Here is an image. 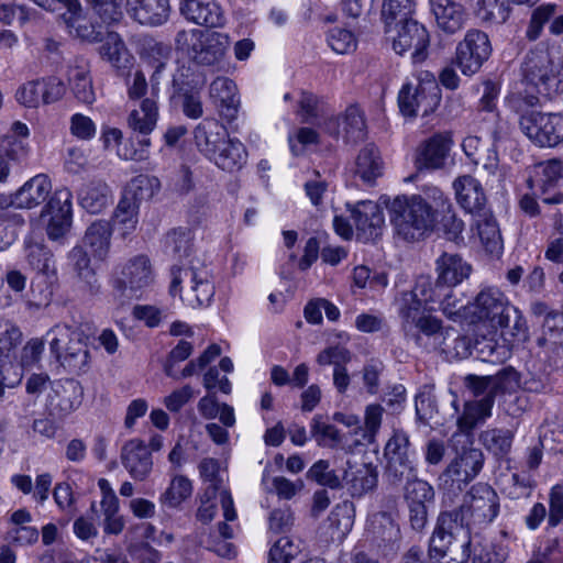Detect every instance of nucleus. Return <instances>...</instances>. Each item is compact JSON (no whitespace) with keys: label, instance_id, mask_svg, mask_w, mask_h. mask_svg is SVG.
I'll list each match as a JSON object with an SVG mask.
<instances>
[{"label":"nucleus","instance_id":"nucleus-21","mask_svg":"<svg viewBox=\"0 0 563 563\" xmlns=\"http://www.w3.org/2000/svg\"><path fill=\"white\" fill-rule=\"evenodd\" d=\"M121 463L134 481L147 479L153 470V460L144 441L132 439L121 449Z\"/></svg>","mask_w":563,"mask_h":563},{"label":"nucleus","instance_id":"nucleus-14","mask_svg":"<svg viewBox=\"0 0 563 563\" xmlns=\"http://www.w3.org/2000/svg\"><path fill=\"white\" fill-rule=\"evenodd\" d=\"M490 53L487 34L479 30H470L456 47L455 64L464 75L471 76L481 69Z\"/></svg>","mask_w":563,"mask_h":563},{"label":"nucleus","instance_id":"nucleus-19","mask_svg":"<svg viewBox=\"0 0 563 563\" xmlns=\"http://www.w3.org/2000/svg\"><path fill=\"white\" fill-rule=\"evenodd\" d=\"M357 240L367 243L382 235L385 218L382 208L374 201L363 200L351 209Z\"/></svg>","mask_w":563,"mask_h":563},{"label":"nucleus","instance_id":"nucleus-4","mask_svg":"<svg viewBox=\"0 0 563 563\" xmlns=\"http://www.w3.org/2000/svg\"><path fill=\"white\" fill-rule=\"evenodd\" d=\"M52 355L68 373L81 375L89 371L91 355L89 336L78 327L55 324L45 336Z\"/></svg>","mask_w":563,"mask_h":563},{"label":"nucleus","instance_id":"nucleus-24","mask_svg":"<svg viewBox=\"0 0 563 563\" xmlns=\"http://www.w3.org/2000/svg\"><path fill=\"white\" fill-rule=\"evenodd\" d=\"M342 472L343 485L352 497H362L377 486L378 472L372 464L353 466L350 461H346Z\"/></svg>","mask_w":563,"mask_h":563},{"label":"nucleus","instance_id":"nucleus-16","mask_svg":"<svg viewBox=\"0 0 563 563\" xmlns=\"http://www.w3.org/2000/svg\"><path fill=\"white\" fill-rule=\"evenodd\" d=\"M323 130L334 139L342 137L346 144L358 143L367 134L364 112L356 104H351L341 117L327 119Z\"/></svg>","mask_w":563,"mask_h":563},{"label":"nucleus","instance_id":"nucleus-2","mask_svg":"<svg viewBox=\"0 0 563 563\" xmlns=\"http://www.w3.org/2000/svg\"><path fill=\"white\" fill-rule=\"evenodd\" d=\"M471 307L474 318L487 322L494 329H500L501 335H510L514 340L525 338L527 330L525 318L498 288L482 289Z\"/></svg>","mask_w":563,"mask_h":563},{"label":"nucleus","instance_id":"nucleus-28","mask_svg":"<svg viewBox=\"0 0 563 563\" xmlns=\"http://www.w3.org/2000/svg\"><path fill=\"white\" fill-rule=\"evenodd\" d=\"M435 22L443 32L454 34L463 29L467 13L455 0H429Z\"/></svg>","mask_w":563,"mask_h":563},{"label":"nucleus","instance_id":"nucleus-64","mask_svg":"<svg viewBox=\"0 0 563 563\" xmlns=\"http://www.w3.org/2000/svg\"><path fill=\"white\" fill-rule=\"evenodd\" d=\"M311 434L316 438L319 445L334 448L342 441L338 428L322 421L321 416H316L311 422Z\"/></svg>","mask_w":563,"mask_h":563},{"label":"nucleus","instance_id":"nucleus-57","mask_svg":"<svg viewBox=\"0 0 563 563\" xmlns=\"http://www.w3.org/2000/svg\"><path fill=\"white\" fill-rule=\"evenodd\" d=\"M438 350L445 354L448 358L462 360L471 355L473 345L468 336L446 330L445 343L440 345Z\"/></svg>","mask_w":563,"mask_h":563},{"label":"nucleus","instance_id":"nucleus-51","mask_svg":"<svg viewBox=\"0 0 563 563\" xmlns=\"http://www.w3.org/2000/svg\"><path fill=\"white\" fill-rule=\"evenodd\" d=\"M307 477L331 489L344 487L343 475L341 476L335 470L331 468L329 461L325 460L317 461L307 472Z\"/></svg>","mask_w":563,"mask_h":563},{"label":"nucleus","instance_id":"nucleus-49","mask_svg":"<svg viewBox=\"0 0 563 563\" xmlns=\"http://www.w3.org/2000/svg\"><path fill=\"white\" fill-rule=\"evenodd\" d=\"M398 313L404 323H413L423 317L427 306L411 290L401 291L396 298Z\"/></svg>","mask_w":563,"mask_h":563},{"label":"nucleus","instance_id":"nucleus-11","mask_svg":"<svg viewBox=\"0 0 563 563\" xmlns=\"http://www.w3.org/2000/svg\"><path fill=\"white\" fill-rule=\"evenodd\" d=\"M396 35L393 37V49L398 55L411 52L413 64L424 62L429 56L430 33L416 19L395 25Z\"/></svg>","mask_w":563,"mask_h":563},{"label":"nucleus","instance_id":"nucleus-56","mask_svg":"<svg viewBox=\"0 0 563 563\" xmlns=\"http://www.w3.org/2000/svg\"><path fill=\"white\" fill-rule=\"evenodd\" d=\"M477 357L484 362H503L507 354L505 344H499L493 336L477 338L473 344Z\"/></svg>","mask_w":563,"mask_h":563},{"label":"nucleus","instance_id":"nucleus-30","mask_svg":"<svg viewBox=\"0 0 563 563\" xmlns=\"http://www.w3.org/2000/svg\"><path fill=\"white\" fill-rule=\"evenodd\" d=\"M68 81L75 98L85 103L91 104L96 100V95L90 76L89 63L77 57L74 64L68 68Z\"/></svg>","mask_w":563,"mask_h":563},{"label":"nucleus","instance_id":"nucleus-31","mask_svg":"<svg viewBox=\"0 0 563 563\" xmlns=\"http://www.w3.org/2000/svg\"><path fill=\"white\" fill-rule=\"evenodd\" d=\"M99 48L101 57L108 60L119 75L124 76L132 66L133 56L117 32L108 31Z\"/></svg>","mask_w":563,"mask_h":563},{"label":"nucleus","instance_id":"nucleus-34","mask_svg":"<svg viewBox=\"0 0 563 563\" xmlns=\"http://www.w3.org/2000/svg\"><path fill=\"white\" fill-rule=\"evenodd\" d=\"M462 150L473 164L482 165L487 175L496 174L499 158L495 145H485L479 137L470 135L463 140Z\"/></svg>","mask_w":563,"mask_h":563},{"label":"nucleus","instance_id":"nucleus-5","mask_svg":"<svg viewBox=\"0 0 563 563\" xmlns=\"http://www.w3.org/2000/svg\"><path fill=\"white\" fill-rule=\"evenodd\" d=\"M177 45L187 44L189 58L199 66L218 67L223 63L230 37L225 33L209 30L181 31L176 36Z\"/></svg>","mask_w":563,"mask_h":563},{"label":"nucleus","instance_id":"nucleus-44","mask_svg":"<svg viewBox=\"0 0 563 563\" xmlns=\"http://www.w3.org/2000/svg\"><path fill=\"white\" fill-rule=\"evenodd\" d=\"M415 0H383L380 16L386 27L413 19Z\"/></svg>","mask_w":563,"mask_h":563},{"label":"nucleus","instance_id":"nucleus-27","mask_svg":"<svg viewBox=\"0 0 563 563\" xmlns=\"http://www.w3.org/2000/svg\"><path fill=\"white\" fill-rule=\"evenodd\" d=\"M68 265L77 278L80 287L89 295L100 291V284L95 269L91 267V260L82 245L74 246L67 254Z\"/></svg>","mask_w":563,"mask_h":563},{"label":"nucleus","instance_id":"nucleus-13","mask_svg":"<svg viewBox=\"0 0 563 563\" xmlns=\"http://www.w3.org/2000/svg\"><path fill=\"white\" fill-rule=\"evenodd\" d=\"M82 398L84 388L78 380H58L51 384L45 410L49 417L63 420L81 406Z\"/></svg>","mask_w":563,"mask_h":563},{"label":"nucleus","instance_id":"nucleus-59","mask_svg":"<svg viewBox=\"0 0 563 563\" xmlns=\"http://www.w3.org/2000/svg\"><path fill=\"white\" fill-rule=\"evenodd\" d=\"M22 342V332L10 321L0 322V362L14 355Z\"/></svg>","mask_w":563,"mask_h":563},{"label":"nucleus","instance_id":"nucleus-20","mask_svg":"<svg viewBox=\"0 0 563 563\" xmlns=\"http://www.w3.org/2000/svg\"><path fill=\"white\" fill-rule=\"evenodd\" d=\"M452 143L450 133H435L421 142L415 155L417 170H435L444 167Z\"/></svg>","mask_w":563,"mask_h":563},{"label":"nucleus","instance_id":"nucleus-17","mask_svg":"<svg viewBox=\"0 0 563 563\" xmlns=\"http://www.w3.org/2000/svg\"><path fill=\"white\" fill-rule=\"evenodd\" d=\"M429 87L419 82L417 86L405 84L398 93V106L405 117H416L420 108L427 114L439 102V88L435 81Z\"/></svg>","mask_w":563,"mask_h":563},{"label":"nucleus","instance_id":"nucleus-9","mask_svg":"<svg viewBox=\"0 0 563 563\" xmlns=\"http://www.w3.org/2000/svg\"><path fill=\"white\" fill-rule=\"evenodd\" d=\"M519 125L527 137L541 147L555 146L563 140L561 113L527 111L520 117Z\"/></svg>","mask_w":563,"mask_h":563},{"label":"nucleus","instance_id":"nucleus-47","mask_svg":"<svg viewBox=\"0 0 563 563\" xmlns=\"http://www.w3.org/2000/svg\"><path fill=\"white\" fill-rule=\"evenodd\" d=\"M25 260L32 269L47 275L53 272V253L40 242L32 240L25 241Z\"/></svg>","mask_w":563,"mask_h":563},{"label":"nucleus","instance_id":"nucleus-10","mask_svg":"<svg viewBox=\"0 0 563 563\" xmlns=\"http://www.w3.org/2000/svg\"><path fill=\"white\" fill-rule=\"evenodd\" d=\"M153 269L145 255L130 258L113 278L112 285L120 297L137 298L139 292L153 283Z\"/></svg>","mask_w":563,"mask_h":563},{"label":"nucleus","instance_id":"nucleus-61","mask_svg":"<svg viewBox=\"0 0 563 563\" xmlns=\"http://www.w3.org/2000/svg\"><path fill=\"white\" fill-rule=\"evenodd\" d=\"M96 15L107 25L119 23L123 18L124 0H89Z\"/></svg>","mask_w":563,"mask_h":563},{"label":"nucleus","instance_id":"nucleus-63","mask_svg":"<svg viewBox=\"0 0 563 563\" xmlns=\"http://www.w3.org/2000/svg\"><path fill=\"white\" fill-rule=\"evenodd\" d=\"M417 470L410 459L387 462L385 476L389 485L394 487L400 486L404 481L406 483L409 477H415Z\"/></svg>","mask_w":563,"mask_h":563},{"label":"nucleus","instance_id":"nucleus-58","mask_svg":"<svg viewBox=\"0 0 563 563\" xmlns=\"http://www.w3.org/2000/svg\"><path fill=\"white\" fill-rule=\"evenodd\" d=\"M461 533L459 530H456V533L453 530H434L429 545L430 559L434 563L444 560L450 548L456 542V538H461Z\"/></svg>","mask_w":563,"mask_h":563},{"label":"nucleus","instance_id":"nucleus-1","mask_svg":"<svg viewBox=\"0 0 563 563\" xmlns=\"http://www.w3.org/2000/svg\"><path fill=\"white\" fill-rule=\"evenodd\" d=\"M450 207L449 198L438 187H427L420 195L398 196L388 206L395 234L406 242H418L433 232L439 210Z\"/></svg>","mask_w":563,"mask_h":563},{"label":"nucleus","instance_id":"nucleus-29","mask_svg":"<svg viewBox=\"0 0 563 563\" xmlns=\"http://www.w3.org/2000/svg\"><path fill=\"white\" fill-rule=\"evenodd\" d=\"M227 129L216 119H203L194 130V140L198 151L208 159L227 137Z\"/></svg>","mask_w":563,"mask_h":563},{"label":"nucleus","instance_id":"nucleus-45","mask_svg":"<svg viewBox=\"0 0 563 563\" xmlns=\"http://www.w3.org/2000/svg\"><path fill=\"white\" fill-rule=\"evenodd\" d=\"M511 10L512 7L507 0H476L475 14L486 23H505L509 19Z\"/></svg>","mask_w":563,"mask_h":563},{"label":"nucleus","instance_id":"nucleus-60","mask_svg":"<svg viewBox=\"0 0 563 563\" xmlns=\"http://www.w3.org/2000/svg\"><path fill=\"white\" fill-rule=\"evenodd\" d=\"M461 538H456V542L448 551L446 558L437 563H466L471 555V545L473 540L481 539L478 532L471 536L470 530H459Z\"/></svg>","mask_w":563,"mask_h":563},{"label":"nucleus","instance_id":"nucleus-55","mask_svg":"<svg viewBox=\"0 0 563 563\" xmlns=\"http://www.w3.org/2000/svg\"><path fill=\"white\" fill-rule=\"evenodd\" d=\"M191 492V482L183 475H177L172 479L168 488L161 496V503L164 506L175 508L188 498Z\"/></svg>","mask_w":563,"mask_h":563},{"label":"nucleus","instance_id":"nucleus-37","mask_svg":"<svg viewBox=\"0 0 563 563\" xmlns=\"http://www.w3.org/2000/svg\"><path fill=\"white\" fill-rule=\"evenodd\" d=\"M52 191V183L44 174L27 180L16 192V208L32 209L44 202Z\"/></svg>","mask_w":563,"mask_h":563},{"label":"nucleus","instance_id":"nucleus-8","mask_svg":"<svg viewBox=\"0 0 563 563\" xmlns=\"http://www.w3.org/2000/svg\"><path fill=\"white\" fill-rule=\"evenodd\" d=\"M170 276L169 294L173 297L179 295L181 284L188 282L197 307L208 306L211 302L214 296V286L210 280L209 272L203 267L196 266L192 260L181 265H173ZM191 305L195 307L194 303Z\"/></svg>","mask_w":563,"mask_h":563},{"label":"nucleus","instance_id":"nucleus-50","mask_svg":"<svg viewBox=\"0 0 563 563\" xmlns=\"http://www.w3.org/2000/svg\"><path fill=\"white\" fill-rule=\"evenodd\" d=\"M514 434L507 429H489L481 433L483 445L496 456H505L511 449Z\"/></svg>","mask_w":563,"mask_h":563},{"label":"nucleus","instance_id":"nucleus-40","mask_svg":"<svg viewBox=\"0 0 563 563\" xmlns=\"http://www.w3.org/2000/svg\"><path fill=\"white\" fill-rule=\"evenodd\" d=\"M383 173V162L378 148L368 144L356 157L355 174L366 184H373Z\"/></svg>","mask_w":563,"mask_h":563},{"label":"nucleus","instance_id":"nucleus-48","mask_svg":"<svg viewBox=\"0 0 563 563\" xmlns=\"http://www.w3.org/2000/svg\"><path fill=\"white\" fill-rule=\"evenodd\" d=\"M198 470L203 482L208 483L205 497L207 499H214L223 486L220 462L213 457H205L200 461Z\"/></svg>","mask_w":563,"mask_h":563},{"label":"nucleus","instance_id":"nucleus-42","mask_svg":"<svg viewBox=\"0 0 563 563\" xmlns=\"http://www.w3.org/2000/svg\"><path fill=\"white\" fill-rule=\"evenodd\" d=\"M493 400L475 399L467 401L457 426L463 432H471L478 423H483L492 415Z\"/></svg>","mask_w":563,"mask_h":563},{"label":"nucleus","instance_id":"nucleus-43","mask_svg":"<svg viewBox=\"0 0 563 563\" xmlns=\"http://www.w3.org/2000/svg\"><path fill=\"white\" fill-rule=\"evenodd\" d=\"M64 22L69 29L70 33H74L77 37L89 43H99L104 38V32L98 24L88 23L81 19V9L76 14L71 12L64 13L62 15Z\"/></svg>","mask_w":563,"mask_h":563},{"label":"nucleus","instance_id":"nucleus-33","mask_svg":"<svg viewBox=\"0 0 563 563\" xmlns=\"http://www.w3.org/2000/svg\"><path fill=\"white\" fill-rule=\"evenodd\" d=\"M247 152L244 144L238 139H231L227 133L223 145H220L209 158L217 167L225 172L241 169L246 163Z\"/></svg>","mask_w":563,"mask_h":563},{"label":"nucleus","instance_id":"nucleus-7","mask_svg":"<svg viewBox=\"0 0 563 563\" xmlns=\"http://www.w3.org/2000/svg\"><path fill=\"white\" fill-rule=\"evenodd\" d=\"M484 455L479 449H464L439 475V489L457 496L482 471Z\"/></svg>","mask_w":563,"mask_h":563},{"label":"nucleus","instance_id":"nucleus-15","mask_svg":"<svg viewBox=\"0 0 563 563\" xmlns=\"http://www.w3.org/2000/svg\"><path fill=\"white\" fill-rule=\"evenodd\" d=\"M466 388L479 400H493L498 395L512 391L518 386V373L509 367L494 376L467 375L464 379Z\"/></svg>","mask_w":563,"mask_h":563},{"label":"nucleus","instance_id":"nucleus-52","mask_svg":"<svg viewBox=\"0 0 563 563\" xmlns=\"http://www.w3.org/2000/svg\"><path fill=\"white\" fill-rule=\"evenodd\" d=\"M405 498L408 504L428 505L434 500V488L427 481L415 477H409L405 484Z\"/></svg>","mask_w":563,"mask_h":563},{"label":"nucleus","instance_id":"nucleus-18","mask_svg":"<svg viewBox=\"0 0 563 563\" xmlns=\"http://www.w3.org/2000/svg\"><path fill=\"white\" fill-rule=\"evenodd\" d=\"M71 198L70 190L60 188L54 192L45 207L44 211L51 216L46 234L53 241L63 239L70 229Z\"/></svg>","mask_w":563,"mask_h":563},{"label":"nucleus","instance_id":"nucleus-22","mask_svg":"<svg viewBox=\"0 0 563 563\" xmlns=\"http://www.w3.org/2000/svg\"><path fill=\"white\" fill-rule=\"evenodd\" d=\"M180 12L198 25L221 27L224 24L223 11L217 0H184Z\"/></svg>","mask_w":563,"mask_h":563},{"label":"nucleus","instance_id":"nucleus-12","mask_svg":"<svg viewBox=\"0 0 563 563\" xmlns=\"http://www.w3.org/2000/svg\"><path fill=\"white\" fill-rule=\"evenodd\" d=\"M529 186L536 189L542 201L548 205L563 202V161L552 158L536 166V175L529 180Z\"/></svg>","mask_w":563,"mask_h":563},{"label":"nucleus","instance_id":"nucleus-53","mask_svg":"<svg viewBox=\"0 0 563 563\" xmlns=\"http://www.w3.org/2000/svg\"><path fill=\"white\" fill-rule=\"evenodd\" d=\"M192 233L187 228L174 229L167 233L165 246L175 257L187 258L191 252Z\"/></svg>","mask_w":563,"mask_h":563},{"label":"nucleus","instance_id":"nucleus-62","mask_svg":"<svg viewBox=\"0 0 563 563\" xmlns=\"http://www.w3.org/2000/svg\"><path fill=\"white\" fill-rule=\"evenodd\" d=\"M151 140L146 135L131 136L124 144L118 148V155L124 159L144 161L148 157Z\"/></svg>","mask_w":563,"mask_h":563},{"label":"nucleus","instance_id":"nucleus-26","mask_svg":"<svg viewBox=\"0 0 563 563\" xmlns=\"http://www.w3.org/2000/svg\"><path fill=\"white\" fill-rule=\"evenodd\" d=\"M210 97L219 108L220 115L228 122L233 121L239 111L240 98L233 80L218 77L210 85Z\"/></svg>","mask_w":563,"mask_h":563},{"label":"nucleus","instance_id":"nucleus-54","mask_svg":"<svg viewBox=\"0 0 563 563\" xmlns=\"http://www.w3.org/2000/svg\"><path fill=\"white\" fill-rule=\"evenodd\" d=\"M139 208L128 199H121L113 213V225L119 227L122 236L130 234L137 224Z\"/></svg>","mask_w":563,"mask_h":563},{"label":"nucleus","instance_id":"nucleus-38","mask_svg":"<svg viewBox=\"0 0 563 563\" xmlns=\"http://www.w3.org/2000/svg\"><path fill=\"white\" fill-rule=\"evenodd\" d=\"M418 333L412 335L415 343L427 351L438 350L445 343L446 330L444 331L441 321L430 314L421 317L413 322Z\"/></svg>","mask_w":563,"mask_h":563},{"label":"nucleus","instance_id":"nucleus-23","mask_svg":"<svg viewBox=\"0 0 563 563\" xmlns=\"http://www.w3.org/2000/svg\"><path fill=\"white\" fill-rule=\"evenodd\" d=\"M128 13L142 25L164 24L170 13L169 0H126Z\"/></svg>","mask_w":563,"mask_h":563},{"label":"nucleus","instance_id":"nucleus-6","mask_svg":"<svg viewBox=\"0 0 563 563\" xmlns=\"http://www.w3.org/2000/svg\"><path fill=\"white\" fill-rule=\"evenodd\" d=\"M562 67L559 56L545 47L537 46L525 56L521 73L527 85L534 87L539 93L549 96L560 84Z\"/></svg>","mask_w":563,"mask_h":563},{"label":"nucleus","instance_id":"nucleus-32","mask_svg":"<svg viewBox=\"0 0 563 563\" xmlns=\"http://www.w3.org/2000/svg\"><path fill=\"white\" fill-rule=\"evenodd\" d=\"M438 284L454 287L468 278L472 266L459 254L443 253L435 262Z\"/></svg>","mask_w":563,"mask_h":563},{"label":"nucleus","instance_id":"nucleus-39","mask_svg":"<svg viewBox=\"0 0 563 563\" xmlns=\"http://www.w3.org/2000/svg\"><path fill=\"white\" fill-rule=\"evenodd\" d=\"M158 119V107L156 99L145 98L142 100L140 109L131 111L128 118V124L134 133L146 135L155 129Z\"/></svg>","mask_w":563,"mask_h":563},{"label":"nucleus","instance_id":"nucleus-41","mask_svg":"<svg viewBox=\"0 0 563 563\" xmlns=\"http://www.w3.org/2000/svg\"><path fill=\"white\" fill-rule=\"evenodd\" d=\"M475 225L485 250L490 254H499L503 250V239L492 214L486 211L476 216Z\"/></svg>","mask_w":563,"mask_h":563},{"label":"nucleus","instance_id":"nucleus-25","mask_svg":"<svg viewBox=\"0 0 563 563\" xmlns=\"http://www.w3.org/2000/svg\"><path fill=\"white\" fill-rule=\"evenodd\" d=\"M456 200L460 206L475 217L486 212V196L479 181L470 175H464L453 183Z\"/></svg>","mask_w":563,"mask_h":563},{"label":"nucleus","instance_id":"nucleus-46","mask_svg":"<svg viewBox=\"0 0 563 563\" xmlns=\"http://www.w3.org/2000/svg\"><path fill=\"white\" fill-rule=\"evenodd\" d=\"M537 343L539 346H563V312L551 310L547 313Z\"/></svg>","mask_w":563,"mask_h":563},{"label":"nucleus","instance_id":"nucleus-36","mask_svg":"<svg viewBox=\"0 0 563 563\" xmlns=\"http://www.w3.org/2000/svg\"><path fill=\"white\" fill-rule=\"evenodd\" d=\"M110 187L101 179H92L84 184L78 191L80 206L90 213H100L111 202Z\"/></svg>","mask_w":563,"mask_h":563},{"label":"nucleus","instance_id":"nucleus-3","mask_svg":"<svg viewBox=\"0 0 563 563\" xmlns=\"http://www.w3.org/2000/svg\"><path fill=\"white\" fill-rule=\"evenodd\" d=\"M499 511V498L496 492L485 483H477L464 498L459 509L442 511L435 528H472L492 523Z\"/></svg>","mask_w":563,"mask_h":563},{"label":"nucleus","instance_id":"nucleus-35","mask_svg":"<svg viewBox=\"0 0 563 563\" xmlns=\"http://www.w3.org/2000/svg\"><path fill=\"white\" fill-rule=\"evenodd\" d=\"M112 230L110 221H93L86 229L82 246L88 247L96 260L103 261L110 251Z\"/></svg>","mask_w":563,"mask_h":563}]
</instances>
